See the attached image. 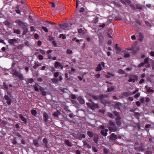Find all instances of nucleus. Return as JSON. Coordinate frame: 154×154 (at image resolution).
Masks as SVG:
<instances>
[{"label":"nucleus","mask_w":154,"mask_h":154,"mask_svg":"<svg viewBox=\"0 0 154 154\" xmlns=\"http://www.w3.org/2000/svg\"><path fill=\"white\" fill-rule=\"evenodd\" d=\"M15 23L18 24L20 27L23 29L24 30V32L23 33V34H25L27 32V29L26 25L25 23L23 22L19 19L16 20L15 21Z\"/></svg>","instance_id":"obj_1"},{"label":"nucleus","mask_w":154,"mask_h":154,"mask_svg":"<svg viewBox=\"0 0 154 154\" xmlns=\"http://www.w3.org/2000/svg\"><path fill=\"white\" fill-rule=\"evenodd\" d=\"M113 113L116 116V123L118 126H120L121 124V117L119 113L117 111H114L113 112Z\"/></svg>","instance_id":"obj_2"},{"label":"nucleus","mask_w":154,"mask_h":154,"mask_svg":"<svg viewBox=\"0 0 154 154\" xmlns=\"http://www.w3.org/2000/svg\"><path fill=\"white\" fill-rule=\"evenodd\" d=\"M91 97L93 99L95 100H97L99 99L100 100H102L104 98L107 97V96L106 95H103V94H101L98 96L92 95Z\"/></svg>","instance_id":"obj_3"},{"label":"nucleus","mask_w":154,"mask_h":154,"mask_svg":"<svg viewBox=\"0 0 154 154\" xmlns=\"http://www.w3.org/2000/svg\"><path fill=\"white\" fill-rule=\"evenodd\" d=\"M86 104L88 106L91 107L92 109H94L95 108H98L99 107L97 104L94 103L93 102H92L91 104L86 103Z\"/></svg>","instance_id":"obj_4"},{"label":"nucleus","mask_w":154,"mask_h":154,"mask_svg":"<svg viewBox=\"0 0 154 154\" xmlns=\"http://www.w3.org/2000/svg\"><path fill=\"white\" fill-rule=\"evenodd\" d=\"M138 79L137 76L136 75H132L131 76L130 78L128 80V81L129 82H134L136 81Z\"/></svg>","instance_id":"obj_5"},{"label":"nucleus","mask_w":154,"mask_h":154,"mask_svg":"<svg viewBox=\"0 0 154 154\" xmlns=\"http://www.w3.org/2000/svg\"><path fill=\"white\" fill-rule=\"evenodd\" d=\"M145 147L143 144L142 143H140V146L139 147H135V149L140 151H143L144 150Z\"/></svg>","instance_id":"obj_6"},{"label":"nucleus","mask_w":154,"mask_h":154,"mask_svg":"<svg viewBox=\"0 0 154 154\" xmlns=\"http://www.w3.org/2000/svg\"><path fill=\"white\" fill-rule=\"evenodd\" d=\"M14 75L18 77L20 80H22L23 79V77L22 74L18 72L17 71H15V72L14 73Z\"/></svg>","instance_id":"obj_7"},{"label":"nucleus","mask_w":154,"mask_h":154,"mask_svg":"<svg viewBox=\"0 0 154 154\" xmlns=\"http://www.w3.org/2000/svg\"><path fill=\"white\" fill-rule=\"evenodd\" d=\"M18 39L13 38L9 39L8 41V42L10 44L13 45L15 43H17L18 42Z\"/></svg>","instance_id":"obj_8"},{"label":"nucleus","mask_w":154,"mask_h":154,"mask_svg":"<svg viewBox=\"0 0 154 154\" xmlns=\"http://www.w3.org/2000/svg\"><path fill=\"white\" fill-rule=\"evenodd\" d=\"M4 98L7 101L6 102L8 104L10 105L11 104V100L10 97L8 96L7 95H5L4 97Z\"/></svg>","instance_id":"obj_9"},{"label":"nucleus","mask_w":154,"mask_h":154,"mask_svg":"<svg viewBox=\"0 0 154 154\" xmlns=\"http://www.w3.org/2000/svg\"><path fill=\"white\" fill-rule=\"evenodd\" d=\"M121 137L120 136H117V135H115L114 133L110 135V139L112 140H115L118 138L120 139Z\"/></svg>","instance_id":"obj_10"},{"label":"nucleus","mask_w":154,"mask_h":154,"mask_svg":"<svg viewBox=\"0 0 154 154\" xmlns=\"http://www.w3.org/2000/svg\"><path fill=\"white\" fill-rule=\"evenodd\" d=\"M82 142L83 143V145L85 146V147H87V148L89 149L91 148V146L86 140H83Z\"/></svg>","instance_id":"obj_11"},{"label":"nucleus","mask_w":154,"mask_h":154,"mask_svg":"<svg viewBox=\"0 0 154 154\" xmlns=\"http://www.w3.org/2000/svg\"><path fill=\"white\" fill-rule=\"evenodd\" d=\"M145 88L148 92H154V90H152L151 88L149 87L147 85L145 86Z\"/></svg>","instance_id":"obj_12"},{"label":"nucleus","mask_w":154,"mask_h":154,"mask_svg":"<svg viewBox=\"0 0 154 154\" xmlns=\"http://www.w3.org/2000/svg\"><path fill=\"white\" fill-rule=\"evenodd\" d=\"M122 106V104L119 102H117L115 104V107L116 109H120Z\"/></svg>","instance_id":"obj_13"},{"label":"nucleus","mask_w":154,"mask_h":154,"mask_svg":"<svg viewBox=\"0 0 154 154\" xmlns=\"http://www.w3.org/2000/svg\"><path fill=\"white\" fill-rule=\"evenodd\" d=\"M60 27L62 29H65L67 27L68 24L67 23H65L59 25Z\"/></svg>","instance_id":"obj_14"},{"label":"nucleus","mask_w":154,"mask_h":154,"mask_svg":"<svg viewBox=\"0 0 154 154\" xmlns=\"http://www.w3.org/2000/svg\"><path fill=\"white\" fill-rule=\"evenodd\" d=\"M54 66L56 68H57L58 67L62 66V64L58 62H55L54 64Z\"/></svg>","instance_id":"obj_15"},{"label":"nucleus","mask_w":154,"mask_h":154,"mask_svg":"<svg viewBox=\"0 0 154 154\" xmlns=\"http://www.w3.org/2000/svg\"><path fill=\"white\" fill-rule=\"evenodd\" d=\"M78 101L81 104H84L85 102L84 100L81 97H79L77 98Z\"/></svg>","instance_id":"obj_16"},{"label":"nucleus","mask_w":154,"mask_h":154,"mask_svg":"<svg viewBox=\"0 0 154 154\" xmlns=\"http://www.w3.org/2000/svg\"><path fill=\"white\" fill-rule=\"evenodd\" d=\"M19 117L21 119V120L25 122H26L27 120L26 118L23 117V116L21 114H20L19 115Z\"/></svg>","instance_id":"obj_17"},{"label":"nucleus","mask_w":154,"mask_h":154,"mask_svg":"<svg viewBox=\"0 0 154 154\" xmlns=\"http://www.w3.org/2000/svg\"><path fill=\"white\" fill-rule=\"evenodd\" d=\"M43 117L45 119L44 121H45V122H47L48 120V116L46 113L45 112H44L43 114Z\"/></svg>","instance_id":"obj_18"},{"label":"nucleus","mask_w":154,"mask_h":154,"mask_svg":"<svg viewBox=\"0 0 154 154\" xmlns=\"http://www.w3.org/2000/svg\"><path fill=\"white\" fill-rule=\"evenodd\" d=\"M102 69V66L100 64H99L96 69V71H100Z\"/></svg>","instance_id":"obj_19"},{"label":"nucleus","mask_w":154,"mask_h":154,"mask_svg":"<svg viewBox=\"0 0 154 154\" xmlns=\"http://www.w3.org/2000/svg\"><path fill=\"white\" fill-rule=\"evenodd\" d=\"M132 94V92H125L123 93V95L125 97H128L129 96Z\"/></svg>","instance_id":"obj_20"},{"label":"nucleus","mask_w":154,"mask_h":154,"mask_svg":"<svg viewBox=\"0 0 154 154\" xmlns=\"http://www.w3.org/2000/svg\"><path fill=\"white\" fill-rule=\"evenodd\" d=\"M43 143H45V146L47 148L48 147V144L47 139L46 138H44L43 140Z\"/></svg>","instance_id":"obj_21"},{"label":"nucleus","mask_w":154,"mask_h":154,"mask_svg":"<svg viewBox=\"0 0 154 154\" xmlns=\"http://www.w3.org/2000/svg\"><path fill=\"white\" fill-rule=\"evenodd\" d=\"M65 143L67 146H72L71 143L69 140H65Z\"/></svg>","instance_id":"obj_22"},{"label":"nucleus","mask_w":154,"mask_h":154,"mask_svg":"<svg viewBox=\"0 0 154 154\" xmlns=\"http://www.w3.org/2000/svg\"><path fill=\"white\" fill-rule=\"evenodd\" d=\"M109 130L111 132H114L116 131V127H110L109 128Z\"/></svg>","instance_id":"obj_23"},{"label":"nucleus","mask_w":154,"mask_h":154,"mask_svg":"<svg viewBox=\"0 0 154 154\" xmlns=\"http://www.w3.org/2000/svg\"><path fill=\"white\" fill-rule=\"evenodd\" d=\"M87 134L90 137H92L94 136V133L90 131H88Z\"/></svg>","instance_id":"obj_24"},{"label":"nucleus","mask_w":154,"mask_h":154,"mask_svg":"<svg viewBox=\"0 0 154 154\" xmlns=\"http://www.w3.org/2000/svg\"><path fill=\"white\" fill-rule=\"evenodd\" d=\"M115 88L114 86H112L111 87L108 88L107 89L108 92H110L113 91Z\"/></svg>","instance_id":"obj_25"},{"label":"nucleus","mask_w":154,"mask_h":154,"mask_svg":"<svg viewBox=\"0 0 154 154\" xmlns=\"http://www.w3.org/2000/svg\"><path fill=\"white\" fill-rule=\"evenodd\" d=\"M32 114L34 116H35L37 114L36 111L34 109H32L31 111Z\"/></svg>","instance_id":"obj_26"},{"label":"nucleus","mask_w":154,"mask_h":154,"mask_svg":"<svg viewBox=\"0 0 154 154\" xmlns=\"http://www.w3.org/2000/svg\"><path fill=\"white\" fill-rule=\"evenodd\" d=\"M150 59H149L148 57H147L144 60V63L145 64L147 63H149V60Z\"/></svg>","instance_id":"obj_27"},{"label":"nucleus","mask_w":154,"mask_h":154,"mask_svg":"<svg viewBox=\"0 0 154 154\" xmlns=\"http://www.w3.org/2000/svg\"><path fill=\"white\" fill-rule=\"evenodd\" d=\"M99 39L100 40V42H102L103 40V37L100 34V35H99Z\"/></svg>","instance_id":"obj_28"},{"label":"nucleus","mask_w":154,"mask_h":154,"mask_svg":"<svg viewBox=\"0 0 154 154\" xmlns=\"http://www.w3.org/2000/svg\"><path fill=\"white\" fill-rule=\"evenodd\" d=\"M108 116L110 118H114V116L111 113L108 112Z\"/></svg>","instance_id":"obj_29"},{"label":"nucleus","mask_w":154,"mask_h":154,"mask_svg":"<svg viewBox=\"0 0 154 154\" xmlns=\"http://www.w3.org/2000/svg\"><path fill=\"white\" fill-rule=\"evenodd\" d=\"M101 133L102 135H103L104 136H106L107 134V132H105L103 130H101Z\"/></svg>","instance_id":"obj_30"},{"label":"nucleus","mask_w":154,"mask_h":154,"mask_svg":"<svg viewBox=\"0 0 154 154\" xmlns=\"http://www.w3.org/2000/svg\"><path fill=\"white\" fill-rule=\"evenodd\" d=\"M14 33H16L18 34H20V30L19 29H14Z\"/></svg>","instance_id":"obj_31"},{"label":"nucleus","mask_w":154,"mask_h":154,"mask_svg":"<svg viewBox=\"0 0 154 154\" xmlns=\"http://www.w3.org/2000/svg\"><path fill=\"white\" fill-rule=\"evenodd\" d=\"M37 51H39V53H41L42 54H45V51L42 50L41 49H39V50H37Z\"/></svg>","instance_id":"obj_32"},{"label":"nucleus","mask_w":154,"mask_h":154,"mask_svg":"<svg viewBox=\"0 0 154 154\" xmlns=\"http://www.w3.org/2000/svg\"><path fill=\"white\" fill-rule=\"evenodd\" d=\"M51 80L52 82L54 83H57L58 81V79L55 78H53Z\"/></svg>","instance_id":"obj_33"},{"label":"nucleus","mask_w":154,"mask_h":154,"mask_svg":"<svg viewBox=\"0 0 154 154\" xmlns=\"http://www.w3.org/2000/svg\"><path fill=\"white\" fill-rule=\"evenodd\" d=\"M33 141L34 144L35 146L37 147H38L39 146L38 143L35 140H34Z\"/></svg>","instance_id":"obj_34"},{"label":"nucleus","mask_w":154,"mask_h":154,"mask_svg":"<svg viewBox=\"0 0 154 154\" xmlns=\"http://www.w3.org/2000/svg\"><path fill=\"white\" fill-rule=\"evenodd\" d=\"M106 83H107L108 84L107 85V86L108 88L112 86V84L111 82H106Z\"/></svg>","instance_id":"obj_35"},{"label":"nucleus","mask_w":154,"mask_h":154,"mask_svg":"<svg viewBox=\"0 0 154 154\" xmlns=\"http://www.w3.org/2000/svg\"><path fill=\"white\" fill-rule=\"evenodd\" d=\"M149 63L151 64L152 66H154V61L151 59L149 60Z\"/></svg>","instance_id":"obj_36"},{"label":"nucleus","mask_w":154,"mask_h":154,"mask_svg":"<svg viewBox=\"0 0 154 154\" xmlns=\"http://www.w3.org/2000/svg\"><path fill=\"white\" fill-rule=\"evenodd\" d=\"M109 124L110 125L112 126H115V125L114 122H112V121H110L109 122Z\"/></svg>","instance_id":"obj_37"},{"label":"nucleus","mask_w":154,"mask_h":154,"mask_svg":"<svg viewBox=\"0 0 154 154\" xmlns=\"http://www.w3.org/2000/svg\"><path fill=\"white\" fill-rule=\"evenodd\" d=\"M42 28L46 32H48V29L46 27H44V26H42Z\"/></svg>","instance_id":"obj_38"},{"label":"nucleus","mask_w":154,"mask_h":154,"mask_svg":"<svg viewBox=\"0 0 154 154\" xmlns=\"http://www.w3.org/2000/svg\"><path fill=\"white\" fill-rule=\"evenodd\" d=\"M118 72L119 74H123L124 73V71L122 69H119L118 70Z\"/></svg>","instance_id":"obj_39"},{"label":"nucleus","mask_w":154,"mask_h":154,"mask_svg":"<svg viewBox=\"0 0 154 154\" xmlns=\"http://www.w3.org/2000/svg\"><path fill=\"white\" fill-rule=\"evenodd\" d=\"M115 48L118 51H121L120 48H119L118 46V45L117 44H116V45Z\"/></svg>","instance_id":"obj_40"},{"label":"nucleus","mask_w":154,"mask_h":154,"mask_svg":"<svg viewBox=\"0 0 154 154\" xmlns=\"http://www.w3.org/2000/svg\"><path fill=\"white\" fill-rule=\"evenodd\" d=\"M72 53V51L69 49H67L66 51V53L68 54H71Z\"/></svg>","instance_id":"obj_41"},{"label":"nucleus","mask_w":154,"mask_h":154,"mask_svg":"<svg viewBox=\"0 0 154 154\" xmlns=\"http://www.w3.org/2000/svg\"><path fill=\"white\" fill-rule=\"evenodd\" d=\"M140 95V94L139 93H137L134 96V97L135 98H137L139 97Z\"/></svg>","instance_id":"obj_42"},{"label":"nucleus","mask_w":154,"mask_h":154,"mask_svg":"<svg viewBox=\"0 0 154 154\" xmlns=\"http://www.w3.org/2000/svg\"><path fill=\"white\" fill-rule=\"evenodd\" d=\"M38 58L40 60H42L43 59V57L41 55H39L38 56Z\"/></svg>","instance_id":"obj_43"},{"label":"nucleus","mask_w":154,"mask_h":154,"mask_svg":"<svg viewBox=\"0 0 154 154\" xmlns=\"http://www.w3.org/2000/svg\"><path fill=\"white\" fill-rule=\"evenodd\" d=\"M145 23L148 26L150 27L151 26L150 23L147 21L145 22Z\"/></svg>","instance_id":"obj_44"},{"label":"nucleus","mask_w":154,"mask_h":154,"mask_svg":"<svg viewBox=\"0 0 154 154\" xmlns=\"http://www.w3.org/2000/svg\"><path fill=\"white\" fill-rule=\"evenodd\" d=\"M144 64L145 63H140L138 65V67H141V66H143L144 65Z\"/></svg>","instance_id":"obj_45"},{"label":"nucleus","mask_w":154,"mask_h":154,"mask_svg":"<svg viewBox=\"0 0 154 154\" xmlns=\"http://www.w3.org/2000/svg\"><path fill=\"white\" fill-rule=\"evenodd\" d=\"M134 115L136 116L139 117L140 116V114L138 112H134Z\"/></svg>","instance_id":"obj_46"},{"label":"nucleus","mask_w":154,"mask_h":154,"mask_svg":"<svg viewBox=\"0 0 154 154\" xmlns=\"http://www.w3.org/2000/svg\"><path fill=\"white\" fill-rule=\"evenodd\" d=\"M142 9V7L140 6H139L138 5H137L136 6H135V9Z\"/></svg>","instance_id":"obj_47"},{"label":"nucleus","mask_w":154,"mask_h":154,"mask_svg":"<svg viewBox=\"0 0 154 154\" xmlns=\"http://www.w3.org/2000/svg\"><path fill=\"white\" fill-rule=\"evenodd\" d=\"M140 101L142 103H144L145 102V98L144 97H142L140 99Z\"/></svg>","instance_id":"obj_48"},{"label":"nucleus","mask_w":154,"mask_h":154,"mask_svg":"<svg viewBox=\"0 0 154 154\" xmlns=\"http://www.w3.org/2000/svg\"><path fill=\"white\" fill-rule=\"evenodd\" d=\"M60 38H62L63 39H65L66 38V36L63 35V34H60Z\"/></svg>","instance_id":"obj_49"},{"label":"nucleus","mask_w":154,"mask_h":154,"mask_svg":"<svg viewBox=\"0 0 154 154\" xmlns=\"http://www.w3.org/2000/svg\"><path fill=\"white\" fill-rule=\"evenodd\" d=\"M71 101L72 104H77V103H78L77 101H75L74 100H71Z\"/></svg>","instance_id":"obj_50"},{"label":"nucleus","mask_w":154,"mask_h":154,"mask_svg":"<svg viewBox=\"0 0 154 154\" xmlns=\"http://www.w3.org/2000/svg\"><path fill=\"white\" fill-rule=\"evenodd\" d=\"M130 56V54L128 53H125L124 54V57L125 58L128 57Z\"/></svg>","instance_id":"obj_51"},{"label":"nucleus","mask_w":154,"mask_h":154,"mask_svg":"<svg viewBox=\"0 0 154 154\" xmlns=\"http://www.w3.org/2000/svg\"><path fill=\"white\" fill-rule=\"evenodd\" d=\"M146 64V65L145 66L146 67L148 68L150 66V63H149Z\"/></svg>","instance_id":"obj_52"},{"label":"nucleus","mask_w":154,"mask_h":154,"mask_svg":"<svg viewBox=\"0 0 154 154\" xmlns=\"http://www.w3.org/2000/svg\"><path fill=\"white\" fill-rule=\"evenodd\" d=\"M59 75V72H56L54 73V77L55 78L57 77Z\"/></svg>","instance_id":"obj_53"},{"label":"nucleus","mask_w":154,"mask_h":154,"mask_svg":"<svg viewBox=\"0 0 154 154\" xmlns=\"http://www.w3.org/2000/svg\"><path fill=\"white\" fill-rule=\"evenodd\" d=\"M3 87L4 89H8V87L5 83H4Z\"/></svg>","instance_id":"obj_54"},{"label":"nucleus","mask_w":154,"mask_h":154,"mask_svg":"<svg viewBox=\"0 0 154 154\" xmlns=\"http://www.w3.org/2000/svg\"><path fill=\"white\" fill-rule=\"evenodd\" d=\"M122 20V19L119 17H116L114 19L115 20Z\"/></svg>","instance_id":"obj_55"},{"label":"nucleus","mask_w":154,"mask_h":154,"mask_svg":"<svg viewBox=\"0 0 154 154\" xmlns=\"http://www.w3.org/2000/svg\"><path fill=\"white\" fill-rule=\"evenodd\" d=\"M50 5L51 7L53 8H54L55 6V5L52 2L50 3Z\"/></svg>","instance_id":"obj_56"},{"label":"nucleus","mask_w":154,"mask_h":154,"mask_svg":"<svg viewBox=\"0 0 154 154\" xmlns=\"http://www.w3.org/2000/svg\"><path fill=\"white\" fill-rule=\"evenodd\" d=\"M150 100V99L148 97H146L145 101L146 103H148L149 102Z\"/></svg>","instance_id":"obj_57"},{"label":"nucleus","mask_w":154,"mask_h":154,"mask_svg":"<svg viewBox=\"0 0 154 154\" xmlns=\"http://www.w3.org/2000/svg\"><path fill=\"white\" fill-rule=\"evenodd\" d=\"M92 149L93 151L95 152H97V149L96 147H92Z\"/></svg>","instance_id":"obj_58"},{"label":"nucleus","mask_w":154,"mask_h":154,"mask_svg":"<svg viewBox=\"0 0 154 154\" xmlns=\"http://www.w3.org/2000/svg\"><path fill=\"white\" fill-rule=\"evenodd\" d=\"M138 35L139 38H143V36L141 33H139L138 34Z\"/></svg>","instance_id":"obj_59"},{"label":"nucleus","mask_w":154,"mask_h":154,"mask_svg":"<svg viewBox=\"0 0 154 154\" xmlns=\"http://www.w3.org/2000/svg\"><path fill=\"white\" fill-rule=\"evenodd\" d=\"M130 7L132 8L133 9H135V6L133 4H132L130 5Z\"/></svg>","instance_id":"obj_60"},{"label":"nucleus","mask_w":154,"mask_h":154,"mask_svg":"<svg viewBox=\"0 0 154 154\" xmlns=\"http://www.w3.org/2000/svg\"><path fill=\"white\" fill-rule=\"evenodd\" d=\"M107 74L108 75H109L110 76H110L114 77L115 76L112 73H110L109 72H108Z\"/></svg>","instance_id":"obj_61"},{"label":"nucleus","mask_w":154,"mask_h":154,"mask_svg":"<svg viewBox=\"0 0 154 154\" xmlns=\"http://www.w3.org/2000/svg\"><path fill=\"white\" fill-rule=\"evenodd\" d=\"M39 35L37 34H35L34 35V37L35 39H38V38Z\"/></svg>","instance_id":"obj_62"},{"label":"nucleus","mask_w":154,"mask_h":154,"mask_svg":"<svg viewBox=\"0 0 154 154\" xmlns=\"http://www.w3.org/2000/svg\"><path fill=\"white\" fill-rule=\"evenodd\" d=\"M33 82V79H28V82L29 83H31Z\"/></svg>","instance_id":"obj_63"},{"label":"nucleus","mask_w":154,"mask_h":154,"mask_svg":"<svg viewBox=\"0 0 154 154\" xmlns=\"http://www.w3.org/2000/svg\"><path fill=\"white\" fill-rule=\"evenodd\" d=\"M152 151L150 150H147L146 153V154H151L152 153Z\"/></svg>","instance_id":"obj_64"}]
</instances>
